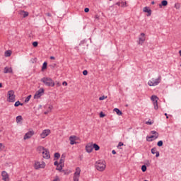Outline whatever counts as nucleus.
Instances as JSON below:
<instances>
[{"label": "nucleus", "mask_w": 181, "mask_h": 181, "mask_svg": "<svg viewBox=\"0 0 181 181\" xmlns=\"http://www.w3.org/2000/svg\"><path fill=\"white\" fill-rule=\"evenodd\" d=\"M40 81L43 83L47 87H54L55 83L52 78L44 77L41 78Z\"/></svg>", "instance_id": "nucleus-1"}, {"label": "nucleus", "mask_w": 181, "mask_h": 181, "mask_svg": "<svg viewBox=\"0 0 181 181\" xmlns=\"http://www.w3.org/2000/svg\"><path fill=\"white\" fill-rule=\"evenodd\" d=\"M95 166L97 170H99V172H103V170H105L107 165H105V160H99L96 161Z\"/></svg>", "instance_id": "nucleus-2"}, {"label": "nucleus", "mask_w": 181, "mask_h": 181, "mask_svg": "<svg viewBox=\"0 0 181 181\" xmlns=\"http://www.w3.org/2000/svg\"><path fill=\"white\" fill-rule=\"evenodd\" d=\"M8 99L7 101H8V103H15L16 99V95H15V91L14 90H8Z\"/></svg>", "instance_id": "nucleus-3"}, {"label": "nucleus", "mask_w": 181, "mask_h": 181, "mask_svg": "<svg viewBox=\"0 0 181 181\" xmlns=\"http://www.w3.org/2000/svg\"><path fill=\"white\" fill-rule=\"evenodd\" d=\"M151 134H152L153 135L151 136H146V141L148 142H152V141H153V138L154 139H158V138H159V133H158V132L156 131H151Z\"/></svg>", "instance_id": "nucleus-4"}, {"label": "nucleus", "mask_w": 181, "mask_h": 181, "mask_svg": "<svg viewBox=\"0 0 181 181\" xmlns=\"http://www.w3.org/2000/svg\"><path fill=\"white\" fill-rule=\"evenodd\" d=\"M160 83V76L157 79L152 78L151 81H148V84L150 87H153V86H158Z\"/></svg>", "instance_id": "nucleus-5"}, {"label": "nucleus", "mask_w": 181, "mask_h": 181, "mask_svg": "<svg viewBox=\"0 0 181 181\" xmlns=\"http://www.w3.org/2000/svg\"><path fill=\"white\" fill-rule=\"evenodd\" d=\"M45 94V89L43 88H41L37 91H36L35 94L34 95V98H40L42 95Z\"/></svg>", "instance_id": "nucleus-6"}, {"label": "nucleus", "mask_w": 181, "mask_h": 181, "mask_svg": "<svg viewBox=\"0 0 181 181\" xmlns=\"http://www.w3.org/2000/svg\"><path fill=\"white\" fill-rule=\"evenodd\" d=\"M81 172V170L80 168H76V172L74 174V181H78V179L80 178V173Z\"/></svg>", "instance_id": "nucleus-7"}, {"label": "nucleus", "mask_w": 181, "mask_h": 181, "mask_svg": "<svg viewBox=\"0 0 181 181\" xmlns=\"http://www.w3.org/2000/svg\"><path fill=\"white\" fill-rule=\"evenodd\" d=\"M45 167H46V163L43 161L41 163H40V162H36L35 163V169H36V170L45 169Z\"/></svg>", "instance_id": "nucleus-8"}, {"label": "nucleus", "mask_w": 181, "mask_h": 181, "mask_svg": "<svg viewBox=\"0 0 181 181\" xmlns=\"http://www.w3.org/2000/svg\"><path fill=\"white\" fill-rule=\"evenodd\" d=\"M33 135H35V132L33 130L29 131L24 135L23 139L24 140L30 139V138H32Z\"/></svg>", "instance_id": "nucleus-9"}, {"label": "nucleus", "mask_w": 181, "mask_h": 181, "mask_svg": "<svg viewBox=\"0 0 181 181\" xmlns=\"http://www.w3.org/2000/svg\"><path fill=\"white\" fill-rule=\"evenodd\" d=\"M42 153L44 159H50V152L49 151V149H45V151H42Z\"/></svg>", "instance_id": "nucleus-10"}, {"label": "nucleus", "mask_w": 181, "mask_h": 181, "mask_svg": "<svg viewBox=\"0 0 181 181\" xmlns=\"http://www.w3.org/2000/svg\"><path fill=\"white\" fill-rule=\"evenodd\" d=\"M2 180L4 181H9V174L6 173V171L1 172Z\"/></svg>", "instance_id": "nucleus-11"}, {"label": "nucleus", "mask_w": 181, "mask_h": 181, "mask_svg": "<svg viewBox=\"0 0 181 181\" xmlns=\"http://www.w3.org/2000/svg\"><path fill=\"white\" fill-rule=\"evenodd\" d=\"M86 151L88 153H91L93 152V143H88L86 146Z\"/></svg>", "instance_id": "nucleus-12"}, {"label": "nucleus", "mask_w": 181, "mask_h": 181, "mask_svg": "<svg viewBox=\"0 0 181 181\" xmlns=\"http://www.w3.org/2000/svg\"><path fill=\"white\" fill-rule=\"evenodd\" d=\"M50 134V129L44 130L40 134L41 138L45 139L46 136Z\"/></svg>", "instance_id": "nucleus-13"}, {"label": "nucleus", "mask_w": 181, "mask_h": 181, "mask_svg": "<svg viewBox=\"0 0 181 181\" xmlns=\"http://www.w3.org/2000/svg\"><path fill=\"white\" fill-rule=\"evenodd\" d=\"M143 12L148 13L147 16H151L152 15V10H151L148 6L143 8Z\"/></svg>", "instance_id": "nucleus-14"}, {"label": "nucleus", "mask_w": 181, "mask_h": 181, "mask_svg": "<svg viewBox=\"0 0 181 181\" xmlns=\"http://www.w3.org/2000/svg\"><path fill=\"white\" fill-rule=\"evenodd\" d=\"M69 141H70V144L71 145H74V144H77V142H76V141H77V136H71L69 137Z\"/></svg>", "instance_id": "nucleus-15"}, {"label": "nucleus", "mask_w": 181, "mask_h": 181, "mask_svg": "<svg viewBox=\"0 0 181 181\" xmlns=\"http://www.w3.org/2000/svg\"><path fill=\"white\" fill-rule=\"evenodd\" d=\"M141 37L139 38V45H144V42H145V33H141Z\"/></svg>", "instance_id": "nucleus-16"}, {"label": "nucleus", "mask_w": 181, "mask_h": 181, "mask_svg": "<svg viewBox=\"0 0 181 181\" xmlns=\"http://www.w3.org/2000/svg\"><path fill=\"white\" fill-rule=\"evenodd\" d=\"M4 73L5 74L8 73H13V71L12 70V68H8V66H6L4 69Z\"/></svg>", "instance_id": "nucleus-17"}, {"label": "nucleus", "mask_w": 181, "mask_h": 181, "mask_svg": "<svg viewBox=\"0 0 181 181\" xmlns=\"http://www.w3.org/2000/svg\"><path fill=\"white\" fill-rule=\"evenodd\" d=\"M162 6H168V1L166 0H163L161 1V4H159V8H162Z\"/></svg>", "instance_id": "nucleus-18"}, {"label": "nucleus", "mask_w": 181, "mask_h": 181, "mask_svg": "<svg viewBox=\"0 0 181 181\" xmlns=\"http://www.w3.org/2000/svg\"><path fill=\"white\" fill-rule=\"evenodd\" d=\"M46 149L47 148H45V147H43L42 146H40L37 147V151L38 152H41V153H42V152H45L46 151Z\"/></svg>", "instance_id": "nucleus-19"}, {"label": "nucleus", "mask_w": 181, "mask_h": 181, "mask_svg": "<svg viewBox=\"0 0 181 181\" xmlns=\"http://www.w3.org/2000/svg\"><path fill=\"white\" fill-rule=\"evenodd\" d=\"M93 149H95V151H100V146L97 144H93L92 143Z\"/></svg>", "instance_id": "nucleus-20"}, {"label": "nucleus", "mask_w": 181, "mask_h": 181, "mask_svg": "<svg viewBox=\"0 0 181 181\" xmlns=\"http://www.w3.org/2000/svg\"><path fill=\"white\" fill-rule=\"evenodd\" d=\"M113 111H115V112H116V114H117L118 115H122V112L120 111V110L118 108H115Z\"/></svg>", "instance_id": "nucleus-21"}, {"label": "nucleus", "mask_w": 181, "mask_h": 181, "mask_svg": "<svg viewBox=\"0 0 181 181\" xmlns=\"http://www.w3.org/2000/svg\"><path fill=\"white\" fill-rule=\"evenodd\" d=\"M23 120V118L21 115L16 117L17 124H19V122H21V121Z\"/></svg>", "instance_id": "nucleus-22"}, {"label": "nucleus", "mask_w": 181, "mask_h": 181, "mask_svg": "<svg viewBox=\"0 0 181 181\" xmlns=\"http://www.w3.org/2000/svg\"><path fill=\"white\" fill-rule=\"evenodd\" d=\"M46 69H47V62H45L42 64V71H44V70H46Z\"/></svg>", "instance_id": "nucleus-23"}, {"label": "nucleus", "mask_w": 181, "mask_h": 181, "mask_svg": "<svg viewBox=\"0 0 181 181\" xmlns=\"http://www.w3.org/2000/svg\"><path fill=\"white\" fill-rule=\"evenodd\" d=\"M12 54V52L11 50H7L5 52V57H9Z\"/></svg>", "instance_id": "nucleus-24"}, {"label": "nucleus", "mask_w": 181, "mask_h": 181, "mask_svg": "<svg viewBox=\"0 0 181 181\" xmlns=\"http://www.w3.org/2000/svg\"><path fill=\"white\" fill-rule=\"evenodd\" d=\"M151 99L153 101V103H155V101H158V96H156L155 95H152Z\"/></svg>", "instance_id": "nucleus-25"}, {"label": "nucleus", "mask_w": 181, "mask_h": 181, "mask_svg": "<svg viewBox=\"0 0 181 181\" xmlns=\"http://www.w3.org/2000/svg\"><path fill=\"white\" fill-rule=\"evenodd\" d=\"M153 104L154 105V109L155 110H158L159 106H158V100H156V101L153 102Z\"/></svg>", "instance_id": "nucleus-26"}, {"label": "nucleus", "mask_w": 181, "mask_h": 181, "mask_svg": "<svg viewBox=\"0 0 181 181\" xmlns=\"http://www.w3.org/2000/svg\"><path fill=\"white\" fill-rule=\"evenodd\" d=\"M19 105H23V103H21L19 100L16 101L14 104L15 107H19Z\"/></svg>", "instance_id": "nucleus-27"}, {"label": "nucleus", "mask_w": 181, "mask_h": 181, "mask_svg": "<svg viewBox=\"0 0 181 181\" xmlns=\"http://www.w3.org/2000/svg\"><path fill=\"white\" fill-rule=\"evenodd\" d=\"M30 98H32V95H29L24 100L25 103H29L30 100Z\"/></svg>", "instance_id": "nucleus-28"}, {"label": "nucleus", "mask_w": 181, "mask_h": 181, "mask_svg": "<svg viewBox=\"0 0 181 181\" xmlns=\"http://www.w3.org/2000/svg\"><path fill=\"white\" fill-rule=\"evenodd\" d=\"M64 160H65L64 158H60L59 165L64 166Z\"/></svg>", "instance_id": "nucleus-29"}, {"label": "nucleus", "mask_w": 181, "mask_h": 181, "mask_svg": "<svg viewBox=\"0 0 181 181\" xmlns=\"http://www.w3.org/2000/svg\"><path fill=\"white\" fill-rule=\"evenodd\" d=\"M157 145L158 146H163V141L162 140L159 141L158 143H157Z\"/></svg>", "instance_id": "nucleus-30"}, {"label": "nucleus", "mask_w": 181, "mask_h": 181, "mask_svg": "<svg viewBox=\"0 0 181 181\" xmlns=\"http://www.w3.org/2000/svg\"><path fill=\"white\" fill-rule=\"evenodd\" d=\"M157 152H158V151H156V148H153L151 149V153H152L153 155H155Z\"/></svg>", "instance_id": "nucleus-31"}, {"label": "nucleus", "mask_w": 181, "mask_h": 181, "mask_svg": "<svg viewBox=\"0 0 181 181\" xmlns=\"http://www.w3.org/2000/svg\"><path fill=\"white\" fill-rule=\"evenodd\" d=\"M5 148V145H4V144L0 143V151H4V149Z\"/></svg>", "instance_id": "nucleus-32"}, {"label": "nucleus", "mask_w": 181, "mask_h": 181, "mask_svg": "<svg viewBox=\"0 0 181 181\" xmlns=\"http://www.w3.org/2000/svg\"><path fill=\"white\" fill-rule=\"evenodd\" d=\"M54 156V158H57V159H59L60 158V153H55Z\"/></svg>", "instance_id": "nucleus-33"}, {"label": "nucleus", "mask_w": 181, "mask_h": 181, "mask_svg": "<svg viewBox=\"0 0 181 181\" xmlns=\"http://www.w3.org/2000/svg\"><path fill=\"white\" fill-rule=\"evenodd\" d=\"M23 18H26V16H29V13L28 11H23Z\"/></svg>", "instance_id": "nucleus-34"}, {"label": "nucleus", "mask_w": 181, "mask_h": 181, "mask_svg": "<svg viewBox=\"0 0 181 181\" xmlns=\"http://www.w3.org/2000/svg\"><path fill=\"white\" fill-rule=\"evenodd\" d=\"M38 45H39V42H37V41H35L33 42V47H37Z\"/></svg>", "instance_id": "nucleus-35"}, {"label": "nucleus", "mask_w": 181, "mask_h": 181, "mask_svg": "<svg viewBox=\"0 0 181 181\" xmlns=\"http://www.w3.org/2000/svg\"><path fill=\"white\" fill-rule=\"evenodd\" d=\"M175 8L177 9H180V4H179V3L175 4Z\"/></svg>", "instance_id": "nucleus-36"}, {"label": "nucleus", "mask_w": 181, "mask_h": 181, "mask_svg": "<svg viewBox=\"0 0 181 181\" xmlns=\"http://www.w3.org/2000/svg\"><path fill=\"white\" fill-rule=\"evenodd\" d=\"M141 170H142V172H145L146 170V165H143L141 166Z\"/></svg>", "instance_id": "nucleus-37"}, {"label": "nucleus", "mask_w": 181, "mask_h": 181, "mask_svg": "<svg viewBox=\"0 0 181 181\" xmlns=\"http://www.w3.org/2000/svg\"><path fill=\"white\" fill-rule=\"evenodd\" d=\"M120 4H121V6L124 8V7L127 6V1H125V2L122 1L120 3Z\"/></svg>", "instance_id": "nucleus-38"}, {"label": "nucleus", "mask_w": 181, "mask_h": 181, "mask_svg": "<svg viewBox=\"0 0 181 181\" xmlns=\"http://www.w3.org/2000/svg\"><path fill=\"white\" fill-rule=\"evenodd\" d=\"M64 167V165H60V166L57 168L56 170H59V172H60V171H62V169H63Z\"/></svg>", "instance_id": "nucleus-39"}, {"label": "nucleus", "mask_w": 181, "mask_h": 181, "mask_svg": "<svg viewBox=\"0 0 181 181\" xmlns=\"http://www.w3.org/2000/svg\"><path fill=\"white\" fill-rule=\"evenodd\" d=\"M105 98H107V96L103 95V96L100 97L99 100H100V101H103V100H105Z\"/></svg>", "instance_id": "nucleus-40"}, {"label": "nucleus", "mask_w": 181, "mask_h": 181, "mask_svg": "<svg viewBox=\"0 0 181 181\" xmlns=\"http://www.w3.org/2000/svg\"><path fill=\"white\" fill-rule=\"evenodd\" d=\"M104 117H105V114H104V112H100V118H104Z\"/></svg>", "instance_id": "nucleus-41"}, {"label": "nucleus", "mask_w": 181, "mask_h": 181, "mask_svg": "<svg viewBox=\"0 0 181 181\" xmlns=\"http://www.w3.org/2000/svg\"><path fill=\"white\" fill-rule=\"evenodd\" d=\"M84 12H85L86 13H88V12H90V8H85Z\"/></svg>", "instance_id": "nucleus-42"}, {"label": "nucleus", "mask_w": 181, "mask_h": 181, "mask_svg": "<svg viewBox=\"0 0 181 181\" xmlns=\"http://www.w3.org/2000/svg\"><path fill=\"white\" fill-rule=\"evenodd\" d=\"M83 76H87V74H88V71L87 70H84L83 71Z\"/></svg>", "instance_id": "nucleus-43"}, {"label": "nucleus", "mask_w": 181, "mask_h": 181, "mask_svg": "<svg viewBox=\"0 0 181 181\" xmlns=\"http://www.w3.org/2000/svg\"><path fill=\"white\" fill-rule=\"evenodd\" d=\"M55 66H56V64H53L49 65V67H51V69H54Z\"/></svg>", "instance_id": "nucleus-44"}, {"label": "nucleus", "mask_w": 181, "mask_h": 181, "mask_svg": "<svg viewBox=\"0 0 181 181\" xmlns=\"http://www.w3.org/2000/svg\"><path fill=\"white\" fill-rule=\"evenodd\" d=\"M54 166H57V168H59V165H60V164L59 163V162L55 161V162L54 163Z\"/></svg>", "instance_id": "nucleus-45"}, {"label": "nucleus", "mask_w": 181, "mask_h": 181, "mask_svg": "<svg viewBox=\"0 0 181 181\" xmlns=\"http://www.w3.org/2000/svg\"><path fill=\"white\" fill-rule=\"evenodd\" d=\"M119 146H124V143L119 142L118 146H117V148H119Z\"/></svg>", "instance_id": "nucleus-46"}, {"label": "nucleus", "mask_w": 181, "mask_h": 181, "mask_svg": "<svg viewBox=\"0 0 181 181\" xmlns=\"http://www.w3.org/2000/svg\"><path fill=\"white\" fill-rule=\"evenodd\" d=\"M146 124L147 125H152L153 122H150V121H148V122H146Z\"/></svg>", "instance_id": "nucleus-47"}, {"label": "nucleus", "mask_w": 181, "mask_h": 181, "mask_svg": "<svg viewBox=\"0 0 181 181\" xmlns=\"http://www.w3.org/2000/svg\"><path fill=\"white\" fill-rule=\"evenodd\" d=\"M159 151H157L156 153V158H159Z\"/></svg>", "instance_id": "nucleus-48"}, {"label": "nucleus", "mask_w": 181, "mask_h": 181, "mask_svg": "<svg viewBox=\"0 0 181 181\" xmlns=\"http://www.w3.org/2000/svg\"><path fill=\"white\" fill-rule=\"evenodd\" d=\"M56 86H57V87H60V86H62V83H60L59 82H56Z\"/></svg>", "instance_id": "nucleus-49"}, {"label": "nucleus", "mask_w": 181, "mask_h": 181, "mask_svg": "<svg viewBox=\"0 0 181 181\" xmlns=\"http://www.w3.org/2000/svg\"><path fill=\"white\" fill-rule=\"evenodd\" d=\"M61 159H66V155L62 154L61 156Z\"/></svg>", "instance_id": "nucleus-50"}, {"label": "nucleus", "mask_w": 181, "mask_h": 181, "mask_svg": "<svg viewBox=\"0 0 181 181\" xmlns=\"http://www.w3.org/2000/svg\"><path fill=\"white\" fill-rule=\"evenodd\" d=\"M52 181H60V179H59V177H57L55 179H54Z\"/></svg>", "instance_id": "nucleus-51"}, {"label": "nucleus", "mask_w": 181, "mask_h": 181, "mask_svg": "<svg viewBox=\"0 0 181 181\" xmlns=\"http://www.w3.org/2000/svg\"><path fill=\"white\" fill-rule=\"evenodd\" d=\"M112 155H117V151H115V150H112Z\"/></svg>", "instance_id": "nucleus-52"}, {"label": "nucleus", "mask_w": 181, "mask_h": 181, "mask_svg": "<svg viewBox=\"0 0 181 181\" xmlns=\"http://www.w3.org/2000/svg\"><path fill=\"white\" fill-rule=\"evenodd\" d=\"M48 108L50 111H52V110H53V106L49 105Z\"/></svg>", "instance_id": "nucleus-53"}, {"label": "nucleus", "mask_w": 181, "mask_h": 181, "mask_svg": "<svg viewBox=\"0 0 181 181\" xmlns=\"http://www.w3.org/2000/svg\"><path fill=\"white\" fill-rule=\"evenodd\" d=\"M62 85H63V86H67V82H66V81H64V82L62 83Z\"/></svg>", "instance_id": "nucleus-54"}, {"label": "nucleus", "mask_w": 181, "mask_h": 181, "mask_svg": "<svg viewBox=\"0 0 181 181\" xmlns=\"http://www.w3.org/2000/svg\"><path fill=\"white\" fill-rule=\"evenodd\" d=\"M95 19H99V18H100V16H98V15H95Z\"/></svg>", "instance_id": "nucleus-55"}, {"label": "nucleus", "mask_w": 181, "mask_h": 181, "mask_svg": "<svg viewBox=\"0 0 181 181\" xmlns=\"http://www.w3.org/2000/svg\"><path fill=\"white\" fill-rule=\"evenodd\" d=\"M46 16H52V14H50V13H46Z\"/></svg>", "instance_id": "nucleus-56"}, {"label": "nucleus", "mask_w": 181, "mask_h": 181, "mask_svg": "<svg viewBox=\"0 0 181 181\" xmlns=\"http://www.w3.org/2000/svg\"><path fill=\"white\" fill-rule=\"evenodd\" d=\"M54 59H56L54 57H50L51 60H54Z\"/></svg>", "instance_id": "nucleus-57"}, {"label": "nucleus", "mask_w": 181, "mask_h": 181, "mask_svg": "<svg viewBox=\"0 0 181 181\" xmlns=\"http://www.w3.org/2000/svg\"><path fill=\"white\" fill-rule=\"evenodd\" d=\"M164 115L166 116L167 119L169 118V116H168V113H165Z\"/></svg>", "instance_id": "nucleus-58"}, {"label": "nucleus", "mask_w": 181, "mask_h": 181, "mask_svg": "<svg viewBox=\"0 0 181 181\" xmlns=\"http://www.w3.org/2000/svg\"><path fill=\"white\" fill-rule=\"evenodd\" d=\"M116 5H117L118 6H119V5H121V3H120V2H117V3H116Z\"/></svg>", "instance_id": "nucleus-59"}, {"label": "nucleus", "mask_w": 181, "mask_h": 181, "mask_svg": "<svg viewBox=\"0 0 181 181\" xmlns=\"http://www.w3.org/2000/svg\"><path fill=\"white\" fill-rule=\"evenodd\" d=\"M44 114H45V115H47V114H49V111L45 112Z\"/></svg>", "instance_id": "nucleus-60"}, {"label": "nucleus", "mask_w": 181, "mask_h": 181, "mask_svg": "<svg viewBox=\"0 0 181 181\" xmlns=\"http://www.w3.org/2000/svg\"><path fill=\"white\" fill-rule=\"evenodd\" d=\"M84 45V41L81 42V43L79 44V45Z\"/></svg>", "instance_id": "nucleus-61"}, {"label": "nucleus", "mask_w": 181, "mask_h": 181, "mask_svg": "<svg viewBox=\"0 0 181 181\" xmlns=\"http://www.w3.org/2000/svg\"><path fill=\"white\" fill-rule=\"evenodd\" d=\"M0 88H2V83H0Z\"/></svg>", "instance_id": "nucleus-62"}, {"label": "nucleus", "mask_w": 181, "mask_h": 181, "mask_svg": "<svg viewBox=\"0 0 181 181\" xmlns=\"http://www.w3.org/2000/svg\"><path fill=\"white\" fill-rule=\"evenodd\" d=\"M151 5H155V1H152Z\"/></svg>", "instance_id": "nucleus-63"}, {"label": "nucleus", "mask_w": 181, "mask_h": 181, "mask_svg": "<svg viewBox=\"0 0 181 181\" xmlns=\"http://www.w3.org/2000/svg\"><path fill=\"white\" fill-rule=\"evenodd\" d=\"M179 54L181 57V50L179 51Z\"/></svg>", "instance_id": "nucleus-64"}]
</instances>
